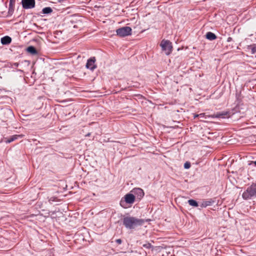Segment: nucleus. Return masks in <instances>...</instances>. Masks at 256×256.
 <instances>
[{"label": "nucleus", "instance_id": "obj_1", "mask_svg": "<svg viewBox=\"0 0 256 256\" xmlns=\"http://www.w3.org/2000/svg\"><path fill=\"white\" fill-rule=\"evenodd\" d=\"M123 224L127 228L134 229L136 227L142 225L144 220L138 219L133 216H126L122 220Z\"/></svg>", "mask_w": 256, "mask_h": 256}, {"label": "nucleus", "instance_id": "obj_2", "mask_svg": "<svg viewBox=\"0 0 256 256\" xmlns=\"http://www.w3.org/2000/svg\"><path fill=\"white\" fill-rule=\"evenodd\" d=\"M256 196V183H253L248 186L242 194V197L245 200L250 199Z\"/></svg>", "mask_w": 256, "mask_h": 256}, {"label": "nucleus", "instance_id": "obj_3", "mask_svg": "<svg viewBox=\"0 0 256 256\" xmlns=\"http://www.w3.org/2000/svg\"><path fill=\"white\" fill-rule=\"evenodd\" d=\"M135 196L132 193L126 194L120 202V206L124 208H127L128 204L132 205L135 201Z\"/></svg>", "mask_w": 256, "mask_h": 256}, {"label": "nucleus", "instance_id": "obj_4", "mask_svg": "<svg viewBox=\"0 0 256 256\" xmlns=\"http://www.w3.org/2000/svg\"><path fill=\"white\" fill-rule=\"evenodd\" d=\"M160 46L163 51L166 55H169L172 52V42L168 40H163L160 42Z\"/></svg>", "mask_w": 256, "mask_h": 256}, {"label": "nucleus", "instance_id": "obj_5", "mask_svg": "<svg viewBox=\"0 0 256 256\" xmlns=\"http://www.w3.org/2000/svg\"><path fill=\"white\" fill-rule=\"evenodd\" d=\"M116 32L119 36L124 37L131 35L132 28L129 26H124L116 30Z\"/></svg>", "mask_w": 256, "mask_h": 256}, {"label": "nucleus", "instance_id": "obj_6", "mask_svg": "<svg viewBox=\"0 0 256 256\" xmlns=\"http://www.w3.org/2000/svg\"><path fill=\"white\" fill-rule=\"evenodd\" d=\"M135 196V198L140 200L144 196V190L140 188H134L130 191Z\"/></svg>", "mask_w": 256, "mask_h": 256}, {"label": "nucleus", "instance_id": "obj_7", "mask_svg": "<svg viewBox=\"0 0 256 256\" xmlns=\"http://www.w3.org/2000/svg\"><path fill=\"white\" fill-rule=\"evenodd\" d=\"M22 4L24 9L32 8L35 6V0H22Z\"/></svg>", "mask_w": 256, "mask_h": 256}, {"label": "nucleus", "instance_id": "obj_8", "mask_svg": "<svg viewBox=\"0 0 256 256\" xmlns=\"http://www.w3.org/2000/svg\"><path fill=\"white\" fill-rule=\"evenodd\" d=\"M96 58L94 57L90 58L87 61L86 64V68L92 70H94L96 68V66L95 64Z\"/></svg>", "mask_w": 256, "mask_h": 256}, {"label": "nucleus", "instance_id": "obj_9", "mask_svg": "<svg viewBox=\"0 0 256 256\" xmlns=\"http://www.w3.org/2000/svg\"><path fill=\"white\" fill-rule=\"evenodd\" d=\"M228 112H218L216 114H214L212 117V118H224L228 116Z\"/></svg>", "mask_w": 256, "mask_h": 256}, {"label": "nucleus", "instance_id": "obj_10", "mask_svg": "<svg viewBox=\"0 0 256 256\" xmlns=\"http://www.w3.org/2000/svg\"><path fill=\"white\" fill-rule=\"evenodd\" d=\"M24 136V135L23 134H16L12 136L11 137H10L9 138L7 139L6 140V143H10L16 140H17L18 138H22Z\"/></svg>", "mask_w": 256, "mask_h": 256}, {"label": "nucleus", "instance_id": "obj_11", "mask_svg": "<svg viewBox=\"0 0 256 256\" xmlns=\"http://www.w3.org/2000/svg\"><path fill=\"white\" fill-rule=\"evenodd\" d=\"M12 42V38L8 36H5L1 38V42L2 44H8Z\"/></svg>", "mask_w": 256, "mask_h": 256}, {"label": "nucleus", "instance_id": "obj_12", "mask_svg": "<svg viewBox=\"0 0 256 256\" xmlns=\"http://www.w3.org/2000/svg\"><path fill=\"white\" fill-rule=\"evenodd\" d=\"M206 38L209 40H212L216 38V36L212 32H208L206 34Z\"/></svg>", "mask_w": 256, "mask_h": 256}, {"label": "nucleus", "instance_id": "obj_13", "mask_svg": "<svg viewBox=\"0 0 256 256\" xmlns=\"http://www.w3.org/2000/svg\"><path fill=\"white\" fill-rule=\"evenodd\" d=\"M27 51L32 54H36L37 53L36 49L32 46H28L27 48Z\"/></svg>", "mask_w": 256, "mask_h": 256}, {"label": "nucleus", "instance_id": "obj_14", "mask_svg": "<svg viewBox=\"0 0 256 256\" xmlns=\"http://www.w3.org/2000/svg\"><path fill=\"white\" fill-rule=\"evenodd\" d=\"M52 12V10L50 7H46L42 9V12L43 14H49Z\"/></svg>", "mask_w": 256, "mask_h": 256}, {"label": "nucleus", "instance_id": "obj_15", "mask_svg": "<svg viewBox=\"0 0 256 256\" xmlns=\"http://www.w3.org/2000/svg\"><path fill=\"white\" fill-rule=\"evenodd\" d=\"M188 203L191 206H194V207H197L198 206L197 202H196L195 200H192V199L189 200H188Z\"/></svg>", "mask_w": 256, "mask_h": 256}, {"label": "nucleus", "instance_id": "obj_16", "mask_svg": "<svg viewBox=\"0 0 256 256\" xmlns=\"http://www.w3.org/2000/svg\"><path fill=\"white\" fill-rule=\"evenodd\" d=\"M211 204H212V202L211 201L206 200V201L202 202L200 206L202 208H206L207 206H210Z\"/></svg>", "mask_w": 256, "mask_h": 256}, {"label": "nucleus", "instance_id": "obj_17", "mask_svg": "<svg viewBox=\"0 0 256 256\" xmlns=\"http://www.w3.org/2000/svg\"><path fill=\"white\" fill-rule=\"evenodd\" d=\"M206 118V115L204 113H201L198 114H195L194 116V118Z\"/></svg>", "mask_w": 256, "mask_h": 256}, {"label": "nucleus", "instance_id": "obj_18", "mask_svg": "<svg viewBox=\"0 0 256 256\" xmlns=\"http://www.w3.org/2000/svg\"><path fill=\"white\" fill-rule=\"evenodd\" d=\"M14 5L11 6L10 4H9L8 14H10V15L14 12Z\"/></svg>", "mask_w": 256, "mask_h": 256}, {"label": "nucleus", "instance_id": "obj_19", "mask_svg": "<svg viewBox=\"0 0 256 256\" xmlns=\"http://www.w3.org/2000/svg\"><path fill=\"white\" fill-rule=\"evenodd\" d=\"M190 167V162H186L184 164V168L186 169H188Z\"/></svg>", "mask_w": 256, "mask_h": 256}, {"label": "nucleus", "instance_id": "obj_20", "mask_svg": "<svg viewBox=\"0 0 256 256\" xmlns=\"http://www.w3.org/2000/svg\"><path fill=\"white\" fill-rule=\"evenodd\" d=\"M142 246L146 248H150L152 247V244L150 243H147L146 244H144Z\"/></svg>", "mask_w": 256, "mask_h": 256}, {"label": "nucleus", "instance_id": "obj_21", "mask_svg": "<svg viewBox=\"0 0 256 256\" xmlns=\"http://www.w3.org/2000/svg\"><path fill=\"white\" fill-rule=\"evenodd\" d=\"M15 4V0H10V4L11 6L14 5Z\"/></svg>", "mask_w": 256, "mask_h": 256}, {"label": "nucleus", "instance_id": "obj_22", "mask_svg": "<svg viewBox=\"0 0 256 256\" xmlns=\"http://www.w3.org/2000/svg\"><path fill=\"white\" fill-rule=\"evenodd\" d=\"M116 242L117 244H122V240L120 239H117Z\"/></svg>", "mask_w": 256, "mask_h": 256}, {"label": "nucleus", "instance_id": "obj_23", "mask_svg": "<svg viewBox=\"0 0 256 256\" xmlns=\"http://www.w3.org/2000/svg\"><path fill=\"white\" fill-rule=\"evenodd\" d=\"M232 40V38L231 37H228L227 40L228 42H230Z\"/></svg>", "mask_w": 256, "mask_h": 256}, {"label": "nucleus", "instance_id": "obj_24", "mask_svg": "<svg viewBox=\"0 0 256 256\" xmlns=\"http://www.w3.org/2000/svg\"><path fill=\"white\" fill-rule=\"evenodd\" d=\"M49 201L50 202V201H54V198H50L49 200Z\"/></svg>", "mask_w": 256, "mask_h": 256}, {"label": "nucleus", "instance_id": "obj_25", "mask_svg": "<svg viewBox=\"0 0 256 256\" xmlns=\"http://www.w3.org/2000/svg\"><path fill=\"white\" fill-rule=\"evenodd\" d=\"M254 164V165L256 166V161H254V162H250V164Z\"/></svg>", "mask_w": 256, "mask_h": 256}, {"label": "nucleus", "instance_id": "obj_26", "mask_svg": "<svg viewBox=\"0 0 256 256\" xmlns=\"http://www.w3.org/2000/svg\"><path fill=\"white\" fill-rule=\"evenodd\" d=\"M90 136V133H88L86 135V136Z\"/></svg>", "mask_w": 256, "mask_h": 256}]
</instances>
